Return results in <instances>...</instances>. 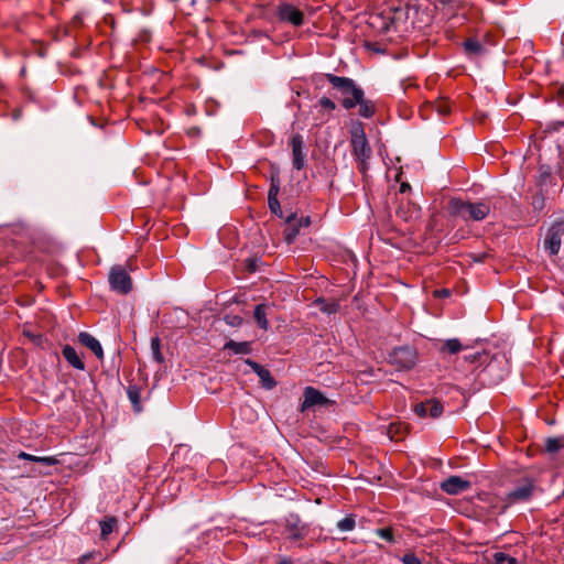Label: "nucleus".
<instances>
[{"label":"nucleus","instance_id":"obj_1","mask_svg":"<svg viewBox=\"0 0 564 564\" xmlns=\"http://www.w3.org/2000/svg\"><path fill=\"white\" fill-rule=\"evenodd\" d=\"M325 77L329 84L334 88L338 89L341 94L351 93V98L344 97L341 100V106L345 109L349 110L359 105V115L361 117L370 118L375 115V105L369 100H365L364 90L358 87L351 78L341 77L334 74H326Z\"/></svg>","mask_w":564,"mask_h":564},{"label":"nucleus","instance_id":"obj_2","mask_svg":"<svg viewBox=\"0 0 564 564\" xmlns=\"http://www.w3.org/2000/svg\"><path fill=\"white\" fill-rule=\"evenodd\" d=\"M422 2L406 4L404 7L387 8L390 18L389 24H392L393 31L405 30V24L411 20L413 28H423L431 22V15L426 10H421Z\"/></svg>","mask_w":564,"mask_h":564},{"label":"nucleus","instance_id":"obj_3","mask_svg":"<svg viewBox=\"0 0 564 564\" xmlns=\"http://www.w3.org/2000/svg\"><path fill=\"white\" fill-rule=\"evenodd\" d=\"M448 213L453 217H458L464 221H481L491 210V204L488 199L479 202H466L460 198H452L447 205Z\"/></svg>","mask_w":564,"mask_h":564},{"label":"nucleus","instance_id":"obj_4","mask_svg":"<svg viewBox=\"0 0 564 564\" xmlns=\"http://www.w3.org/2000/svg\"><path fill=\"white\" fill-rule=\"evenodd\" d=\"M540 491L538 481L530 475H521L514 480L512 489L506 496L510 505L521 503L531 500Z\"/></svg>","mask_w":564,"mask_h":564},{"label":"nucleus","instance_id":"obj_5","mask_svg":"<svg viewBox=\"0 0 564 564\" xmlns=\"http://www.w3.org/2000/svg\"><path fill=\"white\" fill-rule=\"evenodd\" d=\"M351 147L352 154L359 162L360 171L367 170V161L371 156V148L369 147L366 133L361 126L356 127L351 130Z\"/></svg>","mask_w":564,"mask_h":564},{"label":"nucleus","instance_id":"obj_6","mask_svg":"<svg viewBox=\"0 0 564 564\" xmlns=\"http://www.w3.org/2000/svg\"><path fill=\"white\" fill-rule=\"evenodd\" d=\"M416 359V351L410 346L397 347L389 355V362L399 369L413 368Z\"/></svg>","mask_w":564,"mask_h":564},{"label":"nucleus","instance_id":"obj_7","mask_svg":"<svg viewBox=\"0 0 564 564\" xmlns=\"http://www.w3.org/2000/svg\"><path fill=\"white\" fill-rule=\"evenodd\" d=\"M276 17L281 22L289 23L295 28L302 26L305 22L304 12L289 2L278 4Z\"/></svg>","mask_w":564,"mask_h":564},{"label":"nucleus","instance_id":"obj_8","mask_svg":"<svg viewBox=\"0 0 564 564\" xmlns=\"http://www.w3.org/2000/svg\"><path fill=\"white\" fill-rule=\"evenodd\" d=\"M109 284L111 290L127 294L132 290V281L127 270L121 265H115L109 272Z\"/></svg>","mask_w":564,"mask_h":564},{"label":"nucleus","instance_id":"obj_9","mask_svg":"<svg viewBox=\"0 0 564 564\" xmlns=\"http://www.w3.org/2000/svg\"><path fill=\"white\" fill-rule=\"evenodd\" d=\"M564 234V221L553 224L546 232L544 239V249L551 254L556 256L561 248L562 236Z\"/></svg>","mask_w":564,"mask_h":564},{"label":"nucleus","instance_id":"obj_10","mask_svg":"<svg viewBox=\"0 0 564 564\" xmlns=\"http://www.w3.org/2000/svg\"><path fill=\"white\" fill-rule=\"evenodd\" d=\"M280 176L279 173H272L270 176V188L268 192V205L272 214L282 217V210L280 202L278 200V194L280 192Z\"/></svg>","mask_w":564,"mask_h":564},{"label":"nucleus","instance_id":"obj_11","mask_svg":"<svg viewBox=\"0 0 564 564\" xmlns=\"http://www.w3.org/2000/svg\"><path fill=\"white\" fill-rule=\"evenodd\" d=\"M292 164L296 170H303L306 166V153L304 151L303 137L299 133L291 138Z\"/></svg>","mask_w":564,"mask_h":564},{"label":"nucleus","instance_id":"obj_12","mask_svg":"<svg viewBox=\"0 0 564 564\" xmlns=\"http://www.w3.org/2000/svg\"><path fill=\"white\" fill-rule=\"evenodd\" d=\"M471 482L460 476H451L440 484V488L447 495H459L470 489Z\"/></svg>","mask_w":564,"mask_h":564},{"label":"nucleus","instance_id":"obj_13","mask_svg":"<svg viewBox=\"0 0 564 564\" xmlns=\"http://www.w3.org/2000/svg\"><path fill=\"white\" fill-rule=\"evenodd\" d=\"M303 402L301 404V412H304L313 406H323L329 403V400L313 387H306L303 392Z\"/></svg>","mask_w":564,"mask_h":564},{"label":"nucleus","instance_id":"obj_14","mask_svg":"<svg viewBox=\"0 0 564 564\" xmlns=\"http://www.w3.org/2000/svg\"><path fill=\"white\" fill-rule=\"evenodd\" d=\"M245 362L258 375L263 388L271 390L276 386V381L268 369L251 359H246Z\"/></svg>","mask_w":564,"mask_h":564},{"label":"nucleus","instance_id":"obj_15","mask_svg":"<svg viewBox=\"0 0 564 564\" xmlns=\"http://www.w3.org/2000/svg\"><path fill=\"white\" fill-rule=\"evenodd\" d=\"M78 343L91 350L98 360L104 359V349L99 340L87 332H80Z\"/></svg>","mask_w":564,"mask_h":564},{"label":"nucleus","instance_id":"obj_16","mask_svg":"<svg viewBox=\"0 0 564 564\" xmlns=\"http://www.w3.org/2000/svg\"><path fill=\"white\" fill-rule=\"evenodd\" d=\"M390 18L388 10L383 9L381 12L373 13L369 18V24L380 33H388L393 31L392 24H389Z\"/></svg>","mask_w":564,"mask_h":564},{"label":"nucleus","instance_id":"obj_17","mask_svg":"<svg viewBox=\"0 0 564 564\" xmlns=\"http://www.w3.org/2000/svg\"><path fill=\"white\" fill-rule=\"evenodd\" d=\"M302 228L301 221L296 223L295 214H291L286 217L285 228L283 231L285 241L290 245L292 243L300 234V229Z\"/></svg>","mask_w":564,"mask_h":564},{"label":"nucleus","instance_id":"obj_18","mask_svg":"<svg viewBox=\"0 0 564 564\" xmlns=\"http://www.w3.org/2000/svg\"><path fill=\"white\" fill-rule=\"evenodd\" d=\"M62 355L73 368L82 371L85 370V364L73 346L65 345L62 349Z\"/></svg>","mask_w":564,"mask_h":564},{"label":"nucleus","instance_id":"obj_19","mask_svg":"<svg viewBox=\"0 0 564 564\" xmlns=\"http://www.w3.org/2000/svg\"><path fill=\"white\" fill-rule=\"evenodd\" d=\"M269 308L270 306L265 303L258 304L254 307L253 318L257 325L263 330H267L269 328V321L267 318Z\"/></svg>","mask_w":564,"mask_h":564},{"label":"nucleus","instance_id":"obj_20","mask_svg":"<svg viewBox=\"0 0 564 564\" xmlns=\"http://www.w3.org/2000/svg\"><path fill=\"white\" fill-rule=\"evenodd\" d=\"M467 346H464L459 339L449 338L442 343L438 350L441 354L456 355L462 350H465Z\"/></svg>","mask_w":564,"mask_h":564},{"label":"nucleus","instance_id":"obj_21","mask_svg":"<svg viewBox=\"0 0 564 564\" xmlns=\"http://www.w3.org/2000/svg\"><path fill=\"white\" fill-rule=\"evenodd\" d=\"M224 349L231 350L234 354L249 355L251 352V344L249 341H235L230 339L224 346Z\"/></svg>","mask_w":564,"mask_h":564},{"label":"nucleus","instance_id":"obj_22","mask_svg":"<svg viewBox=\"0 0 564 564\" xmlns=\"http://www.w3.org/2000/svg\"><path fill=\"white\" fill-rule=\"evenodd\" d=\"M128 399L130 400L135 412L141 411V390L137 384H129L127 388Z\"/></svg>","mask_w":564,"mask_h":564},{"label":"nucleus","instance_id":"obj_23","mask_svg":"<svg viewBox=\"0 0 564 564\" xmlns=\"http://www.w3.org/2000/svg\"><path fill=\"white\" fill-rule=\"evenodd\" d=\"M463 46L466 54H468L469 56L480 55L484 52V46L476 39H467L463 43Z\"/></svg>","mask_w":564,"mask_h":564},{"label":"nucleus","instance_id":"obj_24","mask_svg":"<svg viewBox=\"0 0 564 564\" xmlns=\"http://www.w3.org/2000/svg\"><path fill=\"white\" fill-rule=\"evenodd\" d=\"M544 447L547 453L555 454L564 447V437H547Z\"/></svg>","mask_w":564,"mask_h":564},{"label":"nucleus","instance_id":"obj_25","mask_svg":"<svg viewBox=\"0 0 564 564\" xmlns=\"http://www.w3.org/2000/svg\"><path fill=\"white\" fill-rule=\"evenodd\" d=\"M315 304L326 314H334L339 310V304L336 301H326L322 297L317 299Z\"/></svg>","mask_w":564,"mask_h":564},{"label":"nucleus","instance_id":"obj_26","mask_svg":"<svg viewBox=\"0 0 564 564\" xmlns=\"http://www.w3.org/2000/svg\"><path fill=\"white\" fill-rule=\"evenodd\" d=\"M490 564H518V560L505 552L494 553Z\"/></svg>","mask_w":564,"mask_h":564},{"label":"nucleus","instance_id":"obj_27","mask_svg":"<svg viewBox=\"0 0 564 564\" xmlns=\"http://www.w3.org/2000/svg\"><path fill=\"white\" fill-rule=\"evenodd\" d=\"M101 538L106 539L117 525V519L113 517L107 518L99 523Z\"/></svg>","mask_w":564,"mask_h":564},{"label":"nucleus","instance_id":"obj_28","mask_svg":"<svg viewBox=\"0 0 564 564\" xmlns=\"http://www.w3.org/2000/svg\"><path fill=\"white\" fill-rule=\"evenodd\" d=\"M427 404H429V408H427L429 416L436 419L442 415V413L444 411V406L438 400H436V399L427 400Z\"/></svg>","mask_w":564,"mask_h":564},{"label":"nucleus","instance_id":"obj_29","mask_svg":"<svg viewBox=\"0 0 564 564\" xmlns=\"http://www.w3.org/2000/svg\"><path fill=\"white\" fill-rule=\"evenodd\" d=\"M551 174H552V171L549 165H541L538 170V176H536L538 184L541 187L547 185V183L551 178Z\"/></svg>","mask_w":564,"mask_h":564},{"label":"nucleus","instance_id":"obj_30","mask_svg":"<svg viewBox=\"0 0 564 564\" xmlns=\"http://www.w3.org/2000/svg\"><path fill=\"white\" fill-rule=\"evenodd\" d=\"M356 527V516L355 514H348L344 519L339 520L337 522V528L340 531H352Z\"/></svg>","mask_w":564,"mask_h":564},{"label":"nucleus","instance_id":"obj_31","mask_svg":"<svg viewBox=\"0 0 564 564\" xmlns=\"http://www.w3.org/2000/svg\"><path fill=\"white\" fill-rule=\"evenodd\" d=\"M464 359L470 364L482 365L487 361L488 355L485 351H476L474 354L466 355Z\"/></svg>","mask_w":564,"mask_h":564},{"label":"nucleus","instance_id":"obj_32","mask_svg":"<svg viewBox=\"0 0 564 564\" xmlns=\"http://www.w3.org/2000/svg\"><path fill=\"white\" fill-rule=\"evenodd\" d=\"M375 533L379 538L386 540L389 543H393L394 542L393 530L390 527H388V528H379V529H377L375 531Z\"/></svg>","mask_w":564,"mask_h":564},{"label":"nucleus","instance_id":"obj_33","mask_svg":"<svg viewBox=\"0 0 564 564\" xmlns=\"http://www.w3.org/2000/svg\"><path fill=\"white\" fill-rule=\"evenodd\" d=\"M151 349L153 351L154 358L159 362H162L163 361V357H162L161 351H160V338L159 337H153L151 339Z\"/></svg>","mask_w":564,"mask_h":564},{"label":"nucleus","instance_id":"obj_34","mask_svg":"<svg viewBox=\"0 0 564 564\" xmlns=\"http://www.w3.org/2000/svg\"><path fill=\"white\" fill-rule=\"evenodd\" d=\"M435 109L441 116H447L451 113L452 110L451 104L446 100L437 101Z\"/></svg>","mask_w":564,"mask_h":564},{"label":"nucleus","instance_id":"obj_35","mask_svg":"<svg viewBox=\"0 0 564 564\" xmlns=\"http://www.w3.org/2000/svg\"><path fill=\"white\" fill-rule=\"evenodd\" d=\"M427 408H429L427 401L426 402H421V403H417V404L414 405V412L419 416L425 417V416H429Z\"/></svg>","mask_w":564,"mask_h":564},{"label":"nucleus","instance_id":"obj_36","mask_svg":"<svg viewBox=\"0 0 564 564\" xmlns=\"http://www.w3.org/2000/svg\"><path fill=\"white\" fill-rule=\"evenodd\" d=\"M403 564H422L421 560L414 553H406L401 557Z\"/></svg>","mask_w":564,"mask_h":564},{"label":"nucleus","instance_id":"obj_37","mask_svg":"<svg viewBox=\"0 0 564 564\" xmlns=\"http://www.w3.org/2000/svg\"><path fill=\"white\" fill-rule=\"evenodd\" d=\"M319 105H321L323 108L328 109V110H330V111H332V110H334V109L336 108L335 102H334L332 99H329L328 97H322V98L319 99Z\"/></svg>","mask_w":564,"mask_h":564},{"label":"nucleus","instance_id":"obj_38","mask_svg":"<svg viewBox=\"0 0 564 564\" xmlns=\"http://www.w3.org/2000/svg\"><path fill=\"white\" fill-rule=\"evenodd\" d=\"M37 462L43 463L46 466H52L56 463V459L54 457H39L37 456Z\"/></svg>","mask_w":564,"mask_h":564},{"label":"nucleus","instance_id":"obj_39","mask_svg":"<svg viewBox=\"0 0 564 564\" xmlns=\"http://www.w3.org/2000/svg\"><path fill=\"white\" fill-rule=\"evenodd\" d=\"M18 457L21 458V459H26V460H31V462H37V456L28 454L25 452H21Z\"/></svg>","mask_w":564,"mask_h":564},{"label":"nucleus","instance_id":"obj_40","mask_svg":"<svg viewBox=\"0 0 564 564\" xmlns=\"http://www.w3.org/2000/svg\"><path fill=\"white\" fill-rule=\"evenodd\" d=\"M543 203H544L543 197H534L532 205H533L534 209L540 210L543 208Z\"/></svg>","mask_w":564,"mask_h":564},{"label":"nucleus","instance_id":"obj_41","mask_svg":"<svg viewBox=\"0 0 564 564\" xmlns=\"http://www.w3.org/2000/svg\"><path fill=\"white\" fill-rule=\"evenodd\" d=\"M495 365L492 362H489L485 369L481 371V375L482 376H486V375H489L494 369H495Z\"/></svg>","mask_w":564,"mask_h":564},{"label":"nucleus","instance_id":"obj_42","mask_svg":"<svg viewBox=\"0 0 564 564\" xmlns=\"http://www.w3.org/2000/svg\"><path fill=\"white\" fill-rule=\"evenodd\" d=\"M297 221H301L302 224V227H308L311 225V219L310 217H301V218H296V223Z\"/></svg>","mask_w":564,"mask_h":564},{"label":"nucleus","instance_id":"obj_43","mask_svg":"<svg viewBox=\"0 0 564 564\" xmlns=\"http://www.w3.org/2000/svg\"><path fill=\"white\" fill-rule=\"evenodd\" d=\"M411 188L410 184L409 183H402L400 185V193H405L406 191H409Z\"/></svg>","mask_w":564,"mask_h":564},{"label":"nucleus","instance_id":"obj_44","mask_svg":"<svg viewBox=\"0 0 564 564\" xmlns=\"http://www.w3.org/2000/svg\"><path fill=\"white\" fill-rule=\"evenodd\" d=\"M237 322L240 323L241 318L238 316H235V319H234V322H231V325H235V323H237Z\"/></svg>","mask_w":564,"mask_h":564},{"label":"nucleus","instance_id":"obj_45","mask_svg":"<svg viewBox=\"0 0 564 564\" xmlns=\"http://www.w3.org/2000/svg\"><path fill=\"white\" fill-rule=\"evenodd\" d=\"M237 322L240 323L241 318L238 316H235V319H234V322H231V325H235V323H237Z\"/></svg>","mask_w":564,"mask_h":564},{"label":"nucleus","instance_id":"obj_46","mask_svg":"<svg viewBox=\"0 0 564 564\" xmlns=\"http://www.w3.org/2000/svg\"><path fill=\"white\" fill-rule=\"evenodd\" d=\"M237 322L240 323L241 318L238 316H235V319H234V322H231V325H235V323H237Z\"/></svg>","mask_w":564,"mask_h":564},{"label":"nucleus","instance_id":"obj_47","mask_svg":"<svg viewBox=\"0 0 564 564\" xmlns=\"http://www.w3.org/2000/svg\"><path fill=\"white\" fill-rule=\"evenodd\" d=\"M90 555H83L80 558V563L83 564Z\"/></svg>","mask_w":564,"mask_h":564},{"label":"nucleus","instance_id":"obj_48","mask_svg":"<svg viewBox=\"0 0 564 564\" xmlns=\"http://www.w3.org/2000/svg\"><path fill=\"white\" fill-rule=\"evenodd\" d=\"M280 564H293L291 560H283Z\"/></svg>","mask_w":564,"mask_h":564},{"label":"nucleus","instance_id":"obj_49","mask_svg":"<svg viewBox=\"0 0 564 564\" xmlns=\"http://www.w3.org/2000/svg\"><path fill=\"white\" fill-rule=\"evenodd\" d=\"M345 97H350L351 98V93H348V94H344Z\"/></svg>","mask_w":564,"mask_h":564}]
</instances>
